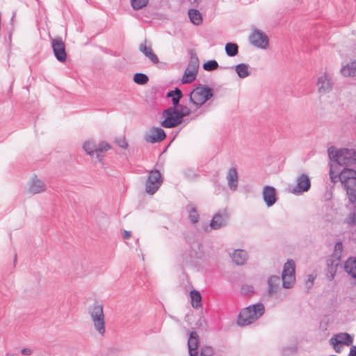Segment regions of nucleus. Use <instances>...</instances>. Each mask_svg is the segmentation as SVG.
<instances>
[{
    "instance_id": "f3484780",
    "label": "nucleus",
    "mask_w": 356,
    "mask_h": 356,
    "mask_svg": "<svg viewBox=\"0 0 356 356\" xmlns=\"http://www.w3.org/2000/svg\"><path fill=\"white\" fill-rule=\"evenodd\" d=\"M353 341V338L351 337V335L346 332L337 334L330 339L331 343L334 346L337 344L350 346L352 345Z\"/></svg>"
},
{
    "instance_id": "393cba45",
    "label": "nucleus",
    "mask_w": 356,
    "mask_h": 356,
    "mask_svg": "<svg viewBox=\"0 0 356 356\" xmlns=\"http://www.w3.org/2000/svg\"><path fill=\"white\" fill-rule=\"evenodd\" d=\"M341 74L344 76H356V60L350 63L347 64L341 70Z\"/></svg>"
},
{
    "instance_id": "dca6fc26",
    "label": "nucleus",
    "mask_w": 356,
    "mask_h": 356,
    "mask_svg": "<svg viewBox=\"0 0 356 356\" xmlns=\"http://www.w3.org/2000/svg\"><path fill=\"white\" fill-rule=\"evenodd\" d=\"M199 336L195 331L190 333L188 340V347L190 356H198Z\"/></svg>"
},
{
    "instance_id": "f8f14e48",
    "label": "nucleus",
    "mask_w": 356,
    "mask_h": 356,
    "mask_svg": "<svg viewBox=\"0 0 356 356\" xmlns=\"http://www.w3.org/2000/svg\"><path fill=\"white\" fill-rule=\"evenodd\" d=\"M165 137V133L161 128L153 127L146 133L145 140L147 143H156L161 142Z\"/></svg>"
},
{
    "instance_id": "37998d69",
    "label": "nucleus",
    "mask_w": 356,
    "mask_h": 356,
    "mask_svg": "<svg viewBox=\"0 0 356 356\" xmlns=\"http://www.w3.org/2000/svg\"><path fill=\"white\" fill-rule=\"evenodd\" d=\"M22 353L24 354V355H31V350L30 349H29V348H23L22 350Z\"/></svg>"
},
{
    "instance_id": "79ce46f5",
    "label": "nucleus",
    "mask_w": 356,
    "mask_h": 356,
    "mask_svg": "<svg viewBox=\"0 0 356 356\" xmlns=\"http://www.w3.org/2000/svg\"><path fill=\"white\" fill-rule=\"evenodd\" d=\"M350 222L352 224H356V213H353L349 218Z\"/></svg>"
},
{
    "instance_id": "2f4dec72",
    "label": "nucleus",
    "mask_w": 356,
    "mask_h": 356,
    "mask_svg": "<svg viewBox=\"0 0 356 356\" xmlns=\"http://www.w3.org/2000/svg\"><path fill=\"white\" fill-rule=\"evenodd\" d=\"M83 148L88 155L92 156L95 152L96 145L94 141L88 140L84 143Z\"/></svg>"
},
{
    "instance_id": "a18cd8bd",
    "label": "nucleus",
    "mask_w": 356,
    "mask_h": 356,
    "mask_svg": "<svg viewBox=\"0 0 356 356\" xmlns=\"http://www.w3.org/2000/svg\"><path fill=\"white\" fill-rule=\"evenodd\" d=\"M176 95H175V90H171L170 92H168L167 94V97H175Z\"/></svg>"
},
{
    "instance_id": "c03bdc74",
    "label": "nucleus",
    "mask_w": 356,
    "mask_h": 356,
    "mask_svg": "<svg viewBox=\"0 0 356 356\" xmlns=\"http://www.w3.org/2000/svg\"><path fill=\"white\" fill-rule=\"evenodd\" d=\"M334 275H335V271H333L332 270L330 271V274L327 275V278L330 280H332L334 279Z\"/></svg>"
},
{
    "instance_id": "c85d7f7f",
    "label": "nucleus",
    "mask_w": 356,
    "mask_h": 356,
    "mask_svg": "<svg viewBox=\"0 0 356 356\" xmlns=\"http://www.w3.org/2000/svg\"><path fill=\"white\" fill-rule=\"evenodd\" d=\"M110 149L111 146L109 145V144L104 141H102L99 144L98 147L96 146L95 153L96 154L97 159L101 161L103 157L102 153H103L104 152H106Z\"/></svg>"
},
{
    "instance_id": "bb28decb",
    "label": "nucleus",
    "mask_w": 356,
    "mask_h": 356,
    "mask_svg": "<svg viewBox=\"0 0 356 356\" xmlns=\"http://www.w3.org/2000/svg\"><path fill=\"white\" fill-rule=\"evenodd\" d=\"M188 16L193 24L200 25L202 22V17L199 10L196 9H190Z\"/></svg>"
},
{
    "instance_id": "5701e85b",
    "label": "nucleus",
    "mask_w": 356,
    "mask_h": 356,
    "mask_svg": "<svg viewBox=\"0 0 356 356\" xmlns=\"http://www.w3.org/2000/svg\"><path fill=\"white\" fill-rule=\"evenodd\" d=\"M345 271L352 277L356 279V258L349 257L344 264Z\"/></svg>"
},
{
    "instance_id": "2eb2a0df",
    "label": "nucleus",
    "mask_w": 356,
    "mask_h": 356,
    "mask_svg": "<svg viewBox=\"0 0 356 356\" xmlns=\"http://www.w3.org/2000/svg\"><path fill=\"white\" fill-rule=\"evenodd\" d=\"M263 199L267 207H272L277 202L276 191L273 186H265L262 192Z\"/></svg>"
},
{
    "instance_id": "4468645a",
    "label": "nucleus",
    "mask_w": 356,
    "mask_h": 356,
    "mask_svg": "<svg viewBox=\"0 0 356 356\" xmlns=\"http://www.w3.org/2000/svg\"><path fill=\"white\" fill-rule=\"evenodd\" d=\"M311 186L310 179L305 174L300 175L297 178V184L294 187L293 192L294 193H302L307 191Z\"/></svg>"
},
{
    "instance_id": "a211bd4d",
    "label": "nucleus",
    "mask_w": 356,
    "mask_h": 356,
    "mask_svg": "<svg viewBox=\"0 0 356 356\" xmlns=\"http://www.w3.org/2000/svg\"><path fill=\"white\" fill-rule=\"evenodd\" d=\"M46 186L42 181L37 177L32 178L29 191L32 194H38L45 191Z\"/></svg>"
},
{
    "instance_id": "a878e982",
    "label": "nucleus",
    "mask_w": 356,
    "mask_h": 356,
    "mask_svg": "<svg viewBox=\"0 0 356 356\" xmlns=\"http://www.w3.org/2000/svg\"><path fill=\"white\" fill-rule=\"evenodd\" d=\"M191 305L195 309L202 307V296L199 291L193 290L190 292Z\"/></svg>"
},
{
    "instance_id": "f03ea898",
    "label": "nucleus",
    "mask_w": 356,
    "mask_h": 356,
    "mask_svg": "<svg viewBox=\"0 0 356 356\" xmlns=\"http://www.w3.org/2000/svg\"><path fill=\"white\" fill-rule=\"evenodd\" d=\"M197 111L192 108L191 104L190 107L183 104H180L177 108L169 107L163 112V115L165 118L161 122V125L165 128L175 127L182 122L184 117L188 116L191 113Z\"/></svg>"
},
{
    "instance_id": "72a5a7b5",
    "label": "nucleus",
    "mask_w": 356,
    "mask_h": 356,
    "mask_svg": "<svg viewBox=\"0 0 356 356\" xmlns=\"http://www.w3.org/2000/svg\"><path fill=\"white\" fill-rule=\"evenodd\" d=\"M175 92L176 96L173 97L172 98V102L173 104L172 107H175L176 108H177V107L180 105V104H179V101L181 99L183 95H182L181 90H179L178 88H176L175 89Z\"/></svg>"
},
{
    "instance_id": "f257e3e1",
    "label": "nucleus",
    "mask_w": 356,
    "mask_h": 356,
    "mask_svg": "<svg viewBox=\"0 0 356 356\" xmlns=\"http://www.w3.org/2000/svg\"><path fill=\"white\" fill-rule=\"evenodd\" d=\"M334 165L330 168V178L333 184L339 181L346 191L348 200L351 204L356 202V171L348 168H343L339 172L335 173Z\"/></svg>"
},
{
    "instance_id": "4c0bfd02",
    "label": "nucleus",
    "mask_w": 356,
    "mask_h": 356,
    "mask_svg": "<svg viewBox=\"0 0 356 356\" xmlns=\"http://www.w3.org/2000/svg\"><path fill=\"white\" fill-rule=\"evenodd\" d=\"M241 291L243 294L249 295L254 292V288L250 285H243Z\"/></svg>"
},
{
    "instance_id": "b1692460",
    "label": "nucleus",
    "mask_w": 356,
    "mask_h": 356,
    "mask_svg": "<svg viewBox=\"0 0 356 356\" xmlns=\"http://www.w3.org/2000/svg\"><path fill=\"white\" fill-rule=\"evenodd\" d=\"M247 258V252L243 250H235L232 254V260L237 265L244 264Z\"/></svg>"
},
{
    "instance_id": "423d86ee",
    "label": "nucleus",
    "mask_w": 356,
    "mask_h": 356,
    "mask_svg": "<svg viewBox=\"0 0 356 356\" xmlns=\"http://www.w3.org/2000/svg\"><path fill=\"white\" fill-rule=\"evenodd\" d=\"M90 314L95 330L101 336H104L106 332V326L103 306L101 305H94L90 312Z\"/></svg>"
},
{
    "instance_id": "a19ab883",
    "label": "nucleus",
    "mask_w": 356,
    "mask_h": 356,
    "mask_svg": "<svg viewBox=\"0 0 356 356\" xmlns=\"http://www.w3.org/2000/svg\"><path fill=\"white\" fill-rule=\"evenodd\" d=\"M348 356H356V346H352Z\"/></svg>"
},
{
    "instance_id": "f704fd0d",
    "label": "nucleus",
    "mask_w": 356,
    "mask_h": 356,
    "mask_svg": "<svg viewBox=\"0 0 356 356\" xmlns=\"http://www.w3.org/2000/svg\"><path fill=\"white\" fill-rule=\"evenodd\" d=\"M148 0H131V3L134 10H140L146 6Z\"/></svg>"
},
{
    "instance_id": "4be33fe9",
    "label": "nucleus",
    "mask_w": 356,
    "mask_h": 356,
    "mask_svg": "<svg viewBox=\"0 0 356 356\" xmlns=\"http://www.w3.org/2000/svg\"><path fill=\"white\" fill-rule=\"evenodd\" d=\"M280 278L279 276H270L268 280V293L271 296L277 293L280 288Z\"/></svg>"
},
{
    "instance_id": "6ab92c4d",
    "label": "nucleus",
    "mask_w": 356,
    "mask_h": 356,
    "mask_svg": "<svg viewBox=\"0 0 356 356\" xmlns=\"http://www.w3.org/2000/svg\"><path fill=\"white\" fill-rule=\"evenodd\" d=\"M139 50L154 64H158L159 63V58L154 53L152 47L150 46L147 47L146 45V41H145L144 43H141L140 44Z\"/></svg>"
},
{
    "instance_id": "aec40b11",
    "label": "nucleus",
    "mask_w": 356,
    "mask_h": 356,
    "mask_svg": "<svg viewBox=\"0 0 356 356\" xmlns=\"http://www.w3.org/2000/svg\"><path fill=\"white\" fill-rule=\"evenodd\" d=\"M227 219L228 215L227 213L225 212L222 214L216 213L211 222V227L214 229H219L226 225Z\"/></svg>"
},
{
    "instance_id": "1a4fd4ad",
    "label": "nucleus",
    "mask_w": 356,
    "mask_h": 356,
    "mask_svg": "<svg viewBox=\"0 0 356 356\" xmlns=\"http://www.w3.org/2000/svg\"><path fill=\"white\" fill-rule=\"evenodd\" d=\"M317 91L320 95H324L330 93L334 86L332 76L328 72H324L320 74L316 81Z\"/></svg>"
},
{
    "instance_id": "6e6552de",
    "label": "nucleus",
    "mask_w": 356,
    "mask_h": 356,
    "mask_svg": "<svg viewBox=\"0 0 356 356\" xmlns=\"http://www.w3.org/2000/svg\"><path fill=\"white\" fill-rule=\"evenodd\" d=\"M163 183V178L157 170H152L149 172L145 184V191L149 195H154L160 188Z\"/></svg>"
},
{
    "instance_id": "7c9ffc66",
    "label": "nucleus",
    "mask_w": 356,
    "mask_h": 356,
    "mask_svg": "<svg viewBox=\"0 0 356 356\" xmlns=\"http://www.w3.org/2000/svg\"><path fill=\"white\" fill-rule=\"evenodd\" d=\"M187 211H188V217L191 222L193 224L196 223L199 220V215L196 211L195 207L192 204H188L186 207Z\"/></svg>"
},
{
    "instance_id": "7ed1b4c3",
    "label": "nucleus",
    "mask_w": 356,
    "mask_h": 356,
    "mask_svg": "<svg viewBox=\"0 0 356 356\" xmlns=\"http://www.w3.org/2000/svg\"><path fill=\"white\" fill-rule=\"evenodd\" d=\"M328 154L332 162L330 166L334 165L335 173L340 172V170L337 169L338 165L348 166L356 164V150L353 149H335L331 147L328 149Z\"/></svg>"
},
{
    "instance_id": "0eeeda50",
    "label": "nucleus",
    "mask_w": 356,
    "mask_h": 356,
    "mask_svg": "<svg viewBox=\"0 0 356 356\" xmlns=\"http://www.w3.org/2000/svg\"><path fill=\"white\" fill-rule=\"evenodd\" d=\"M282 286L285 289H291L296 281L295 263L293 260H289L284 265L282 273Z\"/></svg>"
},
{
    "instance_id": "e433bc0d",
    "label": "nucleus",
    "mask_w": 356,
    "mask_h": 356,
    "mask_svg": "<svg viewBox=\"0 0 356 356\" xmlns=\"http://www.w3.org/2000/svg\"><path fill=\"white\" fill-rule=\"evenodd\" d=\"M214 354L213 349L211 346H204L201 348L200 356H213Z\"/></svg>"
},
{
    "instance_id": "ddd939ff",
    "label": "nucleus",
    "mask_w": 356,
    "mask_h": 356,
    "mask_svg": "<svg viewBox=\"0 0 356 356\" xmlns=\"http://www.w3.org/2000/svg\"><path fill=\"white\" fill-rule=\"evenodd\" d=\"M197 60L195 59L194 61H191L184 72L181 82L182 83H190L193 82L195 78L197 72Z\"/></svg>"
},
{
    "instance_id": "9d476101",
    "label": "nucleus",
    "mask_w": 356,
    "mask_h": 356,
    "mask_svg": "<svg viewBox=\"0 0 356 356\" xmlns=\"http://www.w3.org/2000/svg\"><path fill=\"white\" fill-rule=\"evenodd\" d=\"M249 40L250 43L261 49H266L268 46V38L266 33L259 30H255L250 35Z\"/></svg>"
},
{
    "instance_id": "c9c22d12",
    "label": "nucleus",
    "mask_w": 356,
    "mask_h": 356,
    "mask_svg": "<svg viewBox=\"0 0 356 356\" xmlns=\"http://www.w3.org/2000/svg\"><path fill=\"white\" fill-rule=\"evenodd\" d=\"M218 67V64L215 60H211L203 65V68L206 71H212Z\"/></svg>"
},
{
    "instance_id": "412c9836",
    "label": "nucleus",
    "mask_w": 356,
    "mask_h": 356,
    "mask_svg": "<svg viewBox=\"0 0 356 356\" xmlns=\"http://www.w3.org/2000/svg\"><path fill=\"white\" fill-rule=\"evenodd\" d=\"M227 180L229 188L232 191H236L238 186V173L235 168L229 170L227 175Z\"/></svg>"
},
{
    "instance_id": "20e7f679",
    "label": "nucleus",
    "mask_w": 356,
    "mask_h": 356,
    "mask_svg": "<svg viewBox=\"0 0 356 356\" xmlns=\"http://www.w3.org/2000/svg\"><path fill=\"white\" fill-rule=\"evenodd\" d=\"M263 304L258 303L243 309L238 315V324L244 326L253 323L264 314Z\"/></svg>"
},
{
    "instance_id": "39448f33",
    "label": "nucleus",
    "mask_w": 356,
    "mask_h": 356,
    "mask_svg": "<svg viewBox=\"0 0 356 356\" xmlns=\"http://www.w3.org/2000/svg\"><path fill=\"white\" fill-rule=\"evenodd\" d=\"M212 97V89L205 86L196 87L188 95L190 104L195 110H199Z\"/></svg>"
},
{
    "instance_id": "58836bf2",
    "label": "nucleus",
    "mask_w": 356,
    "mask_h": 356,
    "mask_svg": "<svg viewBox=\"0 0 356 356\" xmlns=\"http://www.w3.org/2000/svg\"><path fill=\"white\" fill-rule=\"evenodd\" d=\"M118 145H119V146H120L121 147H122L124 149H126L128 147V144L124 140H119Z\"/></svg>"
},
{
    "instance_id": "9b49d317",
    "label": "nucleus",
    "mask_w": 356,
    "mask_h": 356,
    "mask_svg": "<svg viewBox=\"0 0 356 356\" xmlns=\"http://www.w3.org/2000/svg\"><path fill=\"white\" fill-rule=\"evenodd\" d=\"M51 47L54 55L58 60L64 62L66 60L67 54L65 45L60 38H55L51 40Z\"/></svg>"
},
{
    "instance_id": "49530a36",
    "label": "nucleus",
    "mask_w": 356,
    "mask_h": 356,
    "mask_svg": "<svg viewBox=\"0 0 356 356\" xmlns=\"http://www.w3.org/2000/svg\"><path fill=\"white\" fill-rule=\"evenodd\" d=\"M314 280V278L313 277L312 275L309 276L308 282H309L311 283V285L313 284Z\"/></svg>"
},
{
    "instance_id": "cd10ccee",
    "label": "nucleus",
    "mask_w": 356,
    "mask_h": 356,
    "mask_svg": "<svg viewBox=\"0 0 356 356\" xmlns=\"http://www.w3.org/2000/svg\"><path fill=\"white\" fill-rule=\"evenodd\" d=\"M235 70L238 74V76L244 79L250 75V72L248 70V65L247 64L241 63L235 67Z\"/></svg>"
},
{
    "instance_id": "473e14b6",
    "label": "nucleus",
    "mask_w": 356,
    "mask_h": 356,
    "mask_svg": "<svg viewBox=\"0 0 356 356\" xmlns=\"http://www.w3.org/2000/svg\"><path fill=\"white\" fill-rule=\"evenodd\" d=\"M134 81L135 83L139 85L146 84L148 81V76L143 73H136L134 76Z\"/></svg>"
},
{
    "instance_id": "c756f323",
    "label": "nucleus",
    "mask_w": 356,
    "mask_h": 356,
    "mask_svg": "<svg viewBox=\"0 0 356 356\" xmlns=\"http://www.w3.org/2000/svg\"><path fill=\"white\" fill-rule=\"evenodd\" d=\"M225 51L227 56L233 57L238 53V46L236 43L229 42L225 44Z\"/></svg>"
},
{
    "instance_id": "ea45409f",
    "label": "nucleus",
    "mask_w": 356,
    "mask_h": 356,
    "mask_svg": "<svg viewBox=\"0 0 356 356\" xmlns=\"http://www.w3.org/2000/svg\"><path fill=\"white\" fill-rule=\"evenodd\" d=\"M131 234L130 232L126 230L124 231L122 236L124 239H129L131 237Z\"/></svg>"
},
{
    "instance_id": "de8ad7c7",
    "label": "nucleus",
    "mask_w": 356,
    "mask_h": 356,
    "mask_svg": "<svg viewBox=\"0 0 356 356\" xmlns=\"http://www.w3.org/2000/svg\"><path fill=\"white\" fill-rule=\"evenodd\" d=\"M202 114H204V111H200L198 113V114L197 115H197H202Z\"/></svg>"
}]
</instances>
